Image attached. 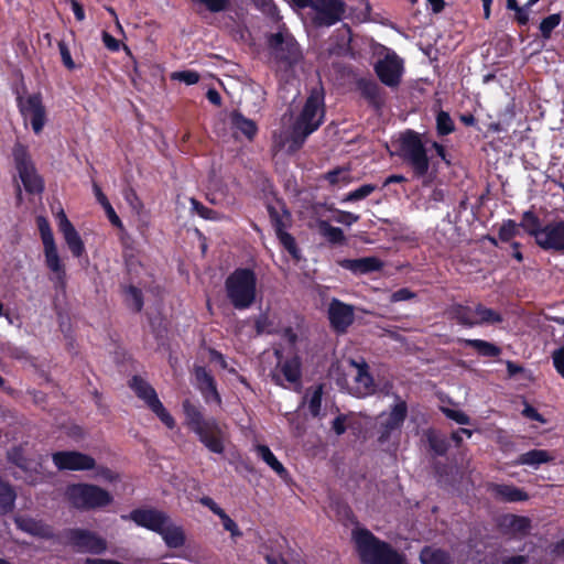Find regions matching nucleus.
<instances>
[{
    "label": "nucleus",
    "mask_w": 564,
    "mask_h": 564,
    "mask_svg": "<svg viewBox=\"0 0 564 564\" xmlns=\"http://www.w3.org/2000/svg\"><path fill=\"white\" fill-rule=\"evenodd\" d=\"M323 397V384H318L313 389L308 401V410L312 416L316 417L321 413Z\"/></svg>",
    "instance_id": "obj_49"
},
{
    "label": "nucleus",
    "mask_w": 564,
    "mask_h": 564,
    "mask_svg": "<svg viewBox=\"0 0 564 564\" xmlns=\"http://www.w3.org/2000/svg\"><path fill=\"white\" fill-rule=\"evenodd\" d=\"M475 315L477 325H495L500 324L503 321V316L500 312L486 307L480 303L475 306Z\"/></svg>",
    "instance_id": "obj_39"
},
{
    "label": "nucleus",
    "mask_w": 564,
    "mask_h": 564,
    "mask_svg": "<svg viewBox=\"0 0 564 564\" xmlns=\"http://www.w3.org/2000/svg\"><path fill=\"white\" fill-rule=\"evenodd\" d=\"M436 133L438 137H445L455 131V123L449 113L445 110H440L436 113Z\"/></svg>",
    "instance_id": "obj_42"
},
{
    "label": "nucleus",
    "mask_w": 564,
    "mask_h": 564,
    "mask_svg": "<svg viewBox=\"0 0 564 564\" xmlns=\"http://www.w3.org/2000/svg\"><path fill=\"white\" fill-rule=\"evenodd\" d=\"M191 203H192V206H193V209L197 213L198 216H200L202 218L204 219H216V215H217V212L212 209V208H208L206 207L205 205H203L200 202H198L197 199L195 198H192L191 199Z\"/></svg>",
    "instance_id": "obj_54"
},
{
    "label": "nucleus",
    "mask_w": 564,
    "mask_h": 564,
    "mask_svg": "<svg viewBox=\"0 0 564 564\" xmlns=\"http://www.w3.org/2000/svg\"><path fill=\"white\" fill-rule=\"evenodd\" d=\"M65 499L78 511H91L108 507L113 501L112 495L94 484H70L65 489Z\"/></svg>",
    "instance_id": "obj_7"
},
{
    "label": "nucleus",
    "mask_w": 564,
    "mask_h": 564,
    "mask_svg": "<svg viewBox=\"0 0 564 564\" xmlns=\"http://www.w3.org/2000/svg\"><path fill=\"white\" fill-rule=\"evenodd\" d=\"M184 425L193 432L198 441L214 454L225 452V431L217 419L205 417L204 409L198 402L189 399L182 401Z\"/></svg>",
    "instance_id": "obj_1"
},
{
    "label": "nucleus",
    "mask_w": 564,
    "mask_h": 564,
    "mask_svg": "<svg viewBox=\"0 0 564 564\" xmlns=\"http://www.w3.org/2000/svg\"><path fill=\"white\" fill-rule=\"evenodd\" d=\"M397 154L411 166L416 178L424 177L429 173L431 159L422 134L417 131L406 129L400 133Z\"/></svg>",
    "instance_id": "obj_6"
},
{
    "label": "nucleus",
    "mask_w": 564,
    "mask_h": 564,
    "mask_svg": "<svg viewBox=\"0 0 564 564\" xmlns=\"http://www.w3.org/2000/svg\"><path fill=\"white\" fill-rule=\"evenodd\" d=\"M416 297V293L411 291L409 288H401L391 294V302L409 301Z\"/></svg>",
    "instance_id": "obj_58"
},
{
    "label": "nucleus",
    "mask_w": 564,
    "mask_h": 564,
    "mask_svg": "<svg viewBox=\"0 0 564 564\" xmlns=\"http://www.w3.org/2000/svg\"><path fill=\"white\" fill-rule=\"evenodd\" d=\"M335 221L346 226H351L352 224L357 223L360 218L359 215L346 210L335 209Z\"/></svg>",
    "instance_id": "obj_55"
},
{
    "label": "nucleus",
    "mask_w": 564,
    "mask_h": 564,
    "mask_svg": "<svg viewBox=\"0 0 564 564\" xmlns=\"http://www.w3.org/2000/svg\"><path fill=\"white\" fill-rule=\"evenodd\" d=\"M424 441L427 443L429 451L434 456H445L449 449L447 437L435 429H427L423 433Z\"/></svg>",
    "instance_id": "obj_29"
},
{
    "label": "nucleus",
    "mask_w": 564,
    "mask_h": 564,
    "mask_svg": "<svg viewBox=\"0 0 564 564\" xmlns=\"http://www.w3.org/2000/svg\"><path fill=\"white\" fill-rule=\"evenodd\" d=\"M325 94L323 87H315L310 91L302 111L291 129V140L294 150L300 149L306 138L315 132L323 123L325 117Z\"/></svg>",
    "instance_id": "obj_3"
},
{
    "label": "nucleus",
    "mask_w": 564,
    "mask_h": 564,
    "mask_svg": "<svg viewBox=\"0 0 564 564\" xmlns=\"http://www.w3.org/2000/svg\"><path fill=\"white\" fill-rule=\"evenodd\" d=\"M52 460L58 470L84 471L96 467L94 457L77 451L55 452L52 454Z\"/></svg>",
    "instance_id": "obj_16"
},
{
    "label": "nucleus",
    "mask_w": 564,
    "mask_h": 564,
    "mask_svg": "<svg viewBox=\"0 0 564 564\" xmlns=\"http://www.w3.org/2000/svg\"><path fill=\"white\" fill-rule=\"evenodd\" d=\"M36 225L44 248L45 264L55 274L57 284L65 288L66 269L59 258L51 225L44 216L36 217Z\"/></svg>",
    "instance_id": "obj_9"
},
{
    "label": "nucleus",
    "mask_w": 564,
    "mask_h": 564,
    "mask_svg": "<svg viewBox=\"0 0 564 564\" xmlns=\"http://www.w3.org/2000/svg\"><path fill=\"white\" fill-rule=\"evenodd\" d=\"M552 360L555 370L564 379V345L552 352Z\"/></svg>",
    "instance_id": "obj_57"
},
{
    "label": "nucleus",
    "mask_w": 564,
    "mask_h": 564,
    "mask_svg": "<svg viewBox=\"0 0 564 564\" xmlns=\"http://www.w3.org/2000/svg\"><path fill=\"white\" fill-rule=\"evenodd\" d=\"M17 106L21 116L30 120L33 132L40 134L46 123V109L43 105L42 95L36 93L26 98L18 96Z\"/></svg>",
    "instance_id": "obj_15"
},
{
    "label": "nucleus",
    "mask_w": 564,
    "mask_h": 564,
    "mask_svg": "<svg viewBox=\"0 0 564 564\" xmlns=\"http://www.w3.org/2000/svg\"><path fill=\"white\" fill-rule=\"evenodd\" d=\"M9 460L21 469L28 468V458L24 457L21 449L15 448L9 453Z\"/></svg>",
    "instance_id": "obj_59"
},
{
    "label": "nucleus",
    "mask_w": 564,
    "mask_h": 564,
    "mask_svg": "<svg viewBox=\"0 0 564 564\" xmlns=\"http://www.w3.org/2000/svg\"><path fill=\"white\" fill-rule=\"evenodd\" d=\"M562 21L561 13H553L542 19L539 25L541 37L543 40H550L553 31L560 25Z\"/></svg>",
    "instance_id": "obj_43"
},
{
    "label": "nucleus",
    "mask_w": 564,
    "mask_h": 564,
    "mask_svg": "<svg viewBox=\"0 0 564 564\" xmlns=\"http://www.w3.org/2000/svg\"><path fill=\"white\" fill-rule=\"evenodd\" d=\"M324 180H326L330 185H337L340 182L348 183V169L336 167L330 170L324 175Z\"/></svg>",
    "instance_id": "obj_50"
},
{
    "label": "nucleus",
    "mask_w": 564,
    "mask_h": 564,
    "mask_svg": "<svg viewBox=\"0 0 564 564\" xmlns=\"http://www.w3.org/2000/svg\"><path fill=\"white\" fill-rule=\"evenodd\" d=\"M502 524L516 533L525 534L531 528V520L524 516L508 514L503 518Z\"/></svg>",
    "instance_id": "obj_41"
},
{
    "label": "nucleus",
    "mask_w": 564,
    "mask_h": 564,
    "mask_svg": "<svg viewBox=\"0 0 564 564\" xmlns=\"http://www.w3.org/2000/svg\"><path fill=\"white\" fill-rule=\"evenodd\" d=\"M349 364L354 367L357 372L354 378L355 381V394L357 397H368L377 393L378 388L375 382L373 376L370 373L369 365L361 359L357 361L355 359H350Z\"/></svg>",
    "instance_id": "obj_22"
},
{
    "label": "nucleus",
    "mask_w": 564,
    "mask_h": 564,
    "mask_svg": "<svg viewBox=\"0 0 564 564\" xmlns=\"http://www.w3.org/2000/svg\"><path fill=\"white\" fill-rule=\"evenodd\" d=\"M377 189V186L373 184H364L360 187L349 192L344 198L343 202H358L365 199L370 194H372Z\"/></svg>",
    "instance_id": "obj_47"
},
{
    "label": "nucleus",
    "mask_w": 564,
    "mask_h": 564,
    "mask_svg": "<svg viewBox=\"0 0 564 564\" xmlns=\"http://www.w3.org/2000/svg\"><path fill=\"white\" fill-rule=\"evenodd\" d=\"M105 209V213L110 221V224L117 228H122V221L117 215L116 210L113 209L112 205L110 203H107L105 206H102Z\"/></svg>",
    "instance_id": "obj_60"
},
{
    "label": "nucleus",
    "mask_w": 564,
    "mask_h": 564,
    "mask_svg": "<svg viewBox=\"0 0 564 564\" xmlns=\"http://www.w3.org/2000/svg\"><path fill=\"white\" fill-rule=\"evenodd\" d=\"M129 387L135 395L142 400L147 406L159 417V420L167 427H175V420L165 409L158 397L155 389L142 377L135 375L129 381Z\"/></svg>",
    "instance_id": "obj_11"
},
{
    "label": "nucleus",
    "mask_w": 564,
    "mask_h": 564,
    "mask_svg": "<svg viewBox=\"0 0 564 564\" xmlns=\"http://www.w3.org/2000/svg\"><path fill=\"white\" fill-rule=\"evenodd\" d=\"M357 88L360 96L371 108L375 110L382 109L384 106V91L375 80L360 78L357 82Z\"/></svg>",
    "instance_id": "obj_26"
},
{
    "label": "nucleus",
    "mask_w": 564,
    "mask_h": 564,
    "mask_svg": "<svg viewBox=\"0 0 564 564\" xmlns=\"http://www.w3.org/2000/svg\"><path fill=\"white\" fill-rule=\"evenodd\" d=\"M280 371L290 383H300L302 377V361L299 356L285 359L280 365Z\"/></svg>",
    "instance_id": "obj_35"
},
{
    "label": "nucleus",
    "mask_w": 564,
    "mask_h": 564,
    "mask_svg": "<svg viewBox=\"0 0 564 564\" xmlns=\"http://www.w3.org/2000/svg\"><path fill=\"white\" fill-rule=\"evenodd\" d=\"M276 238L294 260L299 261L301 259V250L297 247L295 238L288 231L276 234Z\"/></svg>",
    "instance_id": "obj_45"
},
{
    "label": "nucleus",
    "mask_w": 564,
    "mask_h": 564,
    "mask_svg": "<svg viewBox=\"0 0 564 564\" xmlns=\"http://www.w3.org/2000/svg\"><path fill=\"white\" fill-rule=\"evenodd\" d=\"M319 234L330 245H345L346 237L341 228L332 226L327 220H319L317 223Z\"/></svg>",
    "instance_id": "obj_37"
},
{
    "label": "nucleus",
    "mask_w": 564,
    "mask_h": 564,
    "mask_svg": "<svg viewBox=\"0 0 564 564\" xmlns=\"http://www.w3.org/2000/svg\"><path fill=\"white\" fill-rule=\"evenodd\" d=\"M432 149L436 152V155L445 162L446 165H451V158L446 151V148L437 141L431 143Z\"/></svg>",
    "instance_id": "obj_62"
},
{
    "label": "nucleus",
    "mask_w": 564,
    "mask_h": 564,
    "mask_svg": "<svg viewBox=\"0 0 564 564\" xmlns=\"http://www.w3.org/2000/svg\"><path fill=\"white\" fill-rule=\"evenodd\" d=\"M276 238L294 260L299 261L301 259V250L297 247L295 238L288 231L276 234Z\"/></svg>",
    "instance_id": "obj_44"
},
{
    "label": "nucleus",
    "mask_w": 564,
    "mask_h": 564,
    "mask_svg": "<svg viewBox=\"0 0 564 564\" xmlns=\"http://www.w3.org/2000/svg\"><path fill=\"white\" fill-rule=\"evenodd\" d=\"M18 527L34 536L50 538L52 535L51 528L42 521L34 519L17 520Z\"/></svg>",
    "instance_id": "obj_38"
},
{
    "label": "nucleus",
    "mask_w": 564,
    "mask_h": 564,
    "mask_svg": "<svg viewBox=\"0 0 564 564\" xmlns=\"http://www.w3.org/2000/svg\"><path fill=\"white\" fill-rule=\"evenodd\" d=\"M443 412L446 415V417L455 421L458 424L466 425V424H469V422H470V417L465 412H463L460 410H454V409L446 408L443 410Z\"/></svg>",
    "instance_id": "obj_56"
},
{
    "label": "nucleus",
    "mask_w": 564,
    "mask_h": 564,
    "mask_svg": "<svg viewBox=\"0 0 564 564\" xmlns=\"http://www.w3.org/2000/svg\"><path fill=\"white\" fill-rule=\"evenodd\" d=\"M57 227L58 231L63 235V238L72 252L73 257L80 258L83 254L86 253L85 243L78 234V231L75 229L74 225L70 223V220L67 218L66 214L63 209H61L57 215Z\"/></svg>",
    "instance_id": "obj_21"
},
{
    "label": "nucleus",
    "mask_w": 564,
    "mask_h": 564,
    "mask_svg": "<svg viewBox=\"0 0 564 564\" xmlns=\"http://www.w3.org/2000/svg\"><path fill=\"white\" fill-rule=\"evenodd\" d=\"M270 55L280 69L290 70L303 58L301 47L289 32L272 33L267 39Z\"/></svg>",
    "instance_id": "obj_8"
},
{
    "label": "nucleus",
    "mask_w": 564,
    "mask_h": 564,
    "mask_svg": "<svg viewBox=\"0 0 564 564\" xmlns=\"http://www.w3.org/2000/svg\"><path fill=\"white\" fill-rule=\"evenodd\" d=\"M163 539L165 545L170 549H180L185 545L186 535L181 525H176L171 517L169 521L162 525L161 532L158 533Z\"/></svg>",
    "instance_id": "obj_28"
},
{
    "label": "nucleus",
    "mask_w": 564,
    "mask_h": 564,
    "mask_svg": "<svg viewBox=\"0 0 564 564\" xmlns=\"http://www.w3.org/2000/svg\"><path fill=\"white\" fill-rule=\"evenodd\" d=\"M256 452L258 456L270 466L275 474L283 480H286L290 476L288 469L283 466V464L276 458V456L272 453L269 446L259 444L256 446Z\"/></svg>",
    "instance_id": "obj_34"
},
{
    "label": "nucleus",
    "mask_w": 564,
    "mask_h": 564,
    "mask_svg": "<svg viewBox=\"0 0 564 564\" xmlns=\"http://www.w3.org/2000/svg\"><path fill=\"white\" fill-rule=\"evenodd\" d=\"M195 386L200 392L204 401L221 405V395L217 389V382L214 376L204 366L194 367Z\"/></svg>",
    "instance_id": "obj_19"
},
{
    "label": "nucleus",
    "mask_w": 564,
    "mask_h": 564,
    "mask_svg": "<svg viewBox=\"0 0 564 564\" xmlns=\"http://www.w3.org/2000/svg\"><path fill=\"white\" fill-rule=\"evenodd\" d=\"M300 9L312 8L315 11L313 22L316 26H332L341 20L345 3L341 0H291Z\"/></svg>",
    "instance_id": "obj_12"
},
{
    "label": "nucleus",
    "mask_w": 564,
    "mask_h": 564,
    "mask_svg": "<svg viewBox=\"0 0 564 564\" xmlns=\"http://www.w3.org/2000/svg\"><path fill=\"white\" fill-rule=\"evenodd\" d=\"M17 498L15 487L0 475V518L14 512Z\"/></svg>",
    "instance_id": "obj_27"
},
{
    "label": "nucleus",
    "mask_w": 564,
    "mask_h": 564,
    "mask_svg": "<svg viewBox=\"0 0 564 564\" xmlns=\"http://www.w3.org/2000/svg\"><path fill=\"white\" fill-rule=\"evenodd\" d=\"M422 564H452V557L447 551L425 546L420 553Z\"/></svg>",
    "instance_id": "obj_36"
},
{
    "label": "nucleus",
    "mask_w": 564,
    "mask_h": 564,
    "mask_svg": "<svg viewBox=\"0 0 564 564\" xmlns=\"http://www.w3.org/2000/svg\"><path fill=\"white\" fill-rule=\"evenodd\" d=\"M521 227L520 223L517 224L513 219H507L502 223L501 227L499 228V239L503 242L510 241L512 238H514L519 230L518 228Z\"/></svg>",
    "instance_id": "obj_46"
},
{
    "label": "nucleus",
    "mask_w": 564,
    "mask_h": 564,
    "mask_svg": "<svg viewBox=\"0 0 564 564\" xmlns=\"http://www.w3.org/2000/svg\"><path fill=\"white\" fill-rule=\"evenodd\" d=\"M267 212L275 235L286 231L292 226V214L281 199L276 200V205L268 204Z\"/></svg>",
    "instance_id": "obj_25"
},
{
    "label": "nucleus",
    "mask_w": 564,
    "mask_h": 564,
    "mask_svg": "<svg viewBox=\"0 0 564 564\" xmlns=\"http://www.w3.org/2000/svg\"><path fill=\"white\" fill-rule=\"evenodd\" d=\"M219 517L224 529L230 532L231 536H241L242 532L239 530L237 523L223 510V513L217 514Z\"/></svg>",
    "instance_id": "obj_53"
},
{
    "label": "nucleus",
    "mask_w": 564,
    "mask_h": 564,
    "mask_svg": "<svg viewBox=\"0 0 564 564\" xmlns=\"http://www.w3.org/2000/svg\"><path fill=\"white\" fill-rule=\"evenodd\" d=\"M257 282V274L251 268H237L226 278V295L236 310H247L256 302Z\"/></svg>",
    "instance_id": "obj_5"
},
{
    "label": "nucleus",
    "mask_w": 564,
    "mask_h": 564,
    "mask_svg": "<svg viewBox=\"0 0 564 564\" xmlns=\"http://www.w3.org/2000/svg\"><path fill=\"white\" fill-rule=\"evenodd\" d=\"M395 398L397 402L391 406L388 416L382 419L383 414L380 415L377 437L380 445L388 444L392 440L393 444L399 443L401 429L408 416L406 402L401 400L399 395H395Z\"/></svg>",
    "instance_id": "obj_10"
},
{
    "label": "nucleus",
    "mask_w": 564,
    "mask_h": 564,
    "mask_svg": "<svg viewBox=\"0 0 564 564\" xmlns=\"http://www.w3.org/2000/svg\"><path fill=\"white\" fill-rule=\"evenodd\" d=\"M230 123L234 130L241 132L250 141L253 140V138L257 135V123L253 120L246 118L238 110H234L231 112Z\"/></svg>",
    "instance_id": "obj_33"
},
{
    "label": "nucleus",
    "mask_w": 564,
    "mask_h": 564,
    "mask_svg": "<svg viewBox=\"0 0 564 564\" xmlns=\"http://www.w3.org/2000/svg\"><path fill=\"white\" fill-rule=\"evenodd\" d=\"M172 79L180 80L186 85H195L199 82L200 76L196 70H181L173 73Z\"/></svg>",
    "instance_id": "obj_51"
},
{
    "label": "nucleus",
    "mask_w": 564,
    "mask_h": 564,
    "mask_svg": "<svg viewBox=\"0 0 564 564\" xmlns=\"http://www.w3.org/2000/svg\"><path fill=\"white\" fill-rule=\"evenodd\" d=\"M64 536L66 543L76 552L100 555L107 551L108 545L106 539L88 529H67L64 532Z\"/></svg>",
    "instance_id": "obj_14"
},
{
    "label": "nucleus",
    "mask_w": 564,
    "mask_h": 564,
    "mask_svg": "<svg viewBox=\"0 0 564 564\" xmlns=\"http://www.w3.org/2000/svg\"><path fill=\"white\" fill-rule=\"evenodd\" d=\"M199 503L204 507L208 508L214 514H220L223 513V508H220L213 498L208 496L202 497L199 500Z\"/></svg>",
    "instance_id": "obj_63"
},
{
    "label": "nucleus",
    "mask_w": 564,
    "mask_h": 564,
    "mask_svg": "<svg viewBox=\"0 0 564 564\" xmlns=\"http://www.w3.org/2000/svg\"><path fill=\"white\" fill-rule=\"evenodd\" d=\"M338 265L349 270L354 274H368L381 271L383 262L377 257H364L358 259H341L337 261Z\"/></svg>",
    "instance_id": "obj_24"
},
{
    "label": "nucleus",
    "mask_w": 564,
    "mask_h": 564,
    "mask_svg": "<svg viewBox=\"0 0 564 564\" xmlns=\"http://www.w3.org/2000/svg\"><path fill=\"white\" fill-rule=\"evenodd\" d=\"M487 490L501 502H522L529 499V494L514 485L489 482Z\"/></svg>",
    "instance_id": "obj_23"
},
{
    "label": "nucleus",
    "mask_w": 564,
    "mask_h": 564,
    "mask_svg": "<svg viewBox=\"0 0 564 564\" xmlns=\"http://www.w3.org/2000/svg\"><path fill=\"white\" fill-rule=\"evenodd\" d=\"M520 226L543 251L564 256V219L543 224L533 210H527L521 216Z\"/></svg>",
    "instance_id": "obj_2"
},
{
    "label": "nucleus",
    "mask_w": 564,
    "mask_h": 564,
    "mask_svg": "<svg viewBox=\"0 0 564 564\" xmlns=\"http://www.w3.org/2000/svg\"><path fill=\"white\" fill-rule=\"evenodd\" d=\"M123 294L126 305L134 313H140L144 306L142 291L134 285H128L123 288Z\"/></svg>",
    "instance_id": "obj_40"
},
{
    "label": "nucleus",
    "mask_w": 564,
    "mask_h": 564,
    "mask_svg": "<svg viewBox=\"0 0 564 564\" xmlns=\"http://www.w3.org/2000/svg\"><path fill=\"white\" fill-rule=\"evenodd\" d=\"M471 435H473V431L471 430H468V429H465V427H459V429H457L456 431H454L452 433L451 438L455 443V445L457 447H459L462 445V443H463L464 436L470 437Z\"/></svg>",
    "instance_id": "obj_61"
},
{
    "label": "nucleus",
    "mask_w": 564,
    "mask_h": 564,
    "mask_svg": "<svg viewBox=\"0 0 564 564\" xmlns=\"http://www.w3.org/2000/svg\"><path fill=\"white\" fill-rule=\"evenodd\" d=\"M57 46H58V51H59V54H61V58H62L63 65L68 70L75 69L76 68V64H75V62L72 58V54H70V51H69L68 45L66 44V42L65 41H59L57 43Z\"/></svg>",
    "instance_id": "obj_52"
},
{
    "label": "nucleus",
    "mask_w": 564,
    "mask_h": 564,
    "mask_svg": "<svg viewBox=\"0 0 564 564\" xmlns=\"http://www.w3.org/2000/svg\"><path fill=\"white\" fill-rule=\"evenodd\" d=\"M332 329L337 334L347 333L355 321V307L338 299H332L327 310Z\"/></svg>",
    "instance_id": "obj_18"
},
{
    "label": "nucleus",
    "mask_w": 564,
    "mask_h": 564,
    "mask_svg": "<svg viewBox=\"0 0 564 564\" xmlns=\"http://www.w3.org/2000/svg\"><path fill=\"white\" fill-rule=\"evenodd\" d=\"M375 72L382 84L388 87L394 88L399 86L402 75V64L399 57L387 55L384 58L379 59L375 64Z\"/></svg>",
    "instance_id": "obj_20"
},
{
    "label": "nucleus",
    "mask_w": 564,
    "mask_h": 564,
    "mask_svg": "<svg viewBox=\"0 0 564 564\" xmlns=\"http://www.w3.org/2000/svg\"><path fill=\"white\" fill-rule=\"evenodd\" d=\"M448 317L457 324L471 328L477 326L475 308L459 303L453 304L447 311Z\"/></svg>",
    "instance_id": "obj_31"
},
{
    "label": "nucleus",
    "mask_w": 564,
    "mask_h": 564,
    "mask_svg": "<svg viewBox=\"0 0 564 564\" xmlns=\"http://www.w3.org/2000/svg\"><path fill=\"white\" fill-rule=\"evenodd\" d=\"M554 459L553 455L545 449H531L520 454L513 462L514 466L528 465L538 469L542 464H547Z\"/></svg>",
    "instance_id": "obj_30"
},
{
    "label": "nucleus",
    "mask_w": 564,
    "mask_h": 564,
    "mask_svg": "<svg viewBox=\"0 0 564 564\" xmlns=\"http://www.w3.org/2000/svg\"><path fill=\"white\" fill-rule=\"evenodd\" d=\"M457 343L464 347L473 348L481 357H499L501 348L484 339L458 338Z\"/></svg>",
    "instance_id": "obj_32"
},
{
    "label": "nucleus",
    "mask_w": 564,
    "mask_h": 564,
    "mask_svg": "<svg viewBox=\"0 0 564 564\" xmlns=\"http://www.w3.org/2000/svg\"><path fill=\"white\" fill-rule=\"evenodd\" d=\"M257 335L275 333L274 323L267 313L260 314L254 321Z\"/></svg>",
    "instance_id": "obj_48"
},
{
    "label": "nucleus",
    "mask_w": 564,
    "mask_h": 564,
    "mask_svg": "<svg viewBox=\"0 0 564 564\" xmlns=\"http://www.w3.org/2000/svg\"><path fill=\"white\" fill-rule=\"evenodd\" d=\"M352 540L364 564H404L403 556L391 544L366 528L355 529Z\"/></svg>",
    "instance_id": "obj_4"
},
{
    "label": "nucleus",
    "mask_w": 564,
    "mask_h": 564,
    "mask_svg": "<svg viewBox=\"0 0 564 564\" xmlns=\"http://www.w3.org/2000/svg\"><path fill=\"white\" fill-rule=\"evenodd\" d=\"M13 160L19 177L29 194H40L44 189L43 180L36 173L26 147L18 143L13 148Z\"/></svg>",
    "instance_id": "obj_13"
},
{
    "label": "nucleus",
    "mask_w": 564,
    "mask_h": 564,
    "mask_svg": "<svg viewBox=\"0 0 564 564\" xmlns=\"http://www.w3.org/2000/svg\"><path fill=\"white\" fill-rule=\"evenodd\" d=\"M169 514L156 508H135L127 516H121L123 520H130L138 527L144 528L149 531L161 532L162 525L169 521Z\"/></svg>",
    "instance_id": "obj_17"
},
{
    "label": "nucleus",
    "mask_w": 564,
    "mask_h": 564,
    "mask_svg": "<svg viewBox=\"0 0 564 564\" xmlns=\"http://www.w3.org/2000/svg\"><path fill=\"white\" fill-rule=\"evenodd\" d=\"M332 429L337 435H343L346 432V416L339 414L332 422Z\"/></svg>",
    "instance_id": "obj_64"
}]
</instances>
